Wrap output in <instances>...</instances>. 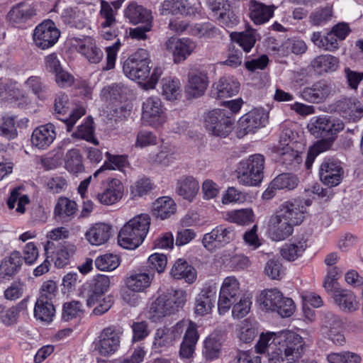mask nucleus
Returning <instances> with one entry per match:
<instances>
[{
  "instance_id": "nucleus-1",
  "label": "nucleus",
  "mask_w": 363,
  "mask_h": 363,
  "mask_svg": "<svg viewBox=\"0 0 363 363\" xmlns=\"http://www.w3.org/2000/svg\"><path fill=\"white\" fill-rule=\"evenodd\" d=\"M303 340L292 331L279 332L275 345L270 347L269 363H295L303 353Z\"/></svg>"
},
{
  "instance_id": "nucleus-2",
  "label": "nucleus",
  "mask_w": 363,
  "mask_h": 363,
  "mask_svg": "<svg viewBox=\"0 0 363 363\" xmlns=\"http://www.w3.org/2000/svg\"><path fill=\"white\" fill-rule=\"evenodd\" d=\"M150 225L148 214L141 213L128 220L121 229L118 242L123 248L134 250L142 244Z\"/></svg>"
},
{
  "instance_id": "nucleus-3",
  "label": "nucleus",
  "mask_w": 363,
  "mask_h": 363,
  "mask_svg": "<svg viewBox=\"0 0 363 363\" xmlns=\"http://www.w3.org/2000/svg\"><path fill=\"white\" fill-rule=\"evenodd\" d=\"M186 302V293L182 289L174 290L160 295L151 304L149 318L153 322L160 321L182 308Z\"/></svg>"
},
{
  "instance_id": "nucleus-4",
  "label": "nucleus",
  "mask_w": 363,
  "mask_h": 363,
  "mask_svg": "<svg viewBox=\"0 0 363 363\" xmlns=\"http://www.w3.org/2000/svg\"><path fill=\"white\" fill-rule=\"evenodd\" d=\"M264 164V157L261 154L252 155L241 160L236 170L239 184L247 186H258L263 179Z\"/></svg>"
},
{
  "instance_id": "nucleus-5",
  "label": "nucleus",
  "mask_w": 363,
  "mask_h": 363,
  "mask_svg": "<svg viewBox=\"0 0 363 363\" xmlns=\"http://www.w3.org/2000/svg\"><path fill=\"white\" fill-rule=\"evenodd\" d=\"M150 62L149 52L138 49L124 62L123 71L132 80L144 81L150 76Z\"/></svg>"
},
{
  "instance_id": "nucleus-6",
  "label": "nucleus",
  "mask_w": 363,
  "mask_h": 363,
  "mask_svg": "<svg viewBox=\"0 0 363 363\" xmlns=\"http://www.w3.org/2000/svg\"><path fill=\"white\" fill-rule=\"evenodd\" d=\"M141 122L144 125L159 129L167 121L166 109L157 96L146 99L142 104Z\"/></svg>"
},
{
  "instance_id": "nucleus-7",
  "label": "nucleus",
  "mask_w": 363,
  "mask_h": 363,
  "mask_svg": "<svg viewBox=\"0 0 363 363\" xmlns=\"http://www.w3.org/2000/svg\"><path fill=\"white\" fill-rule=\"evenodd\" d=\"M345 127L343 122L329 116H314L308 124L309 132L315 138L333 139Z\"/></svg>"
},
{
  "instance_id": "nucleus-8",
  "label": "nucleus",
  "mask_w": 363,
  "mask_h": 363,
  "mask_svg": "<svg viewBox=\"0 0 363 363\" xmlns=\"http://www.w3.org/2000/svg\"><path fill=\"white\" fill-rule=\"evenodd\" d=\"M243 294L240 281L235 277H225L220 286L218 300L219 313L225 314L227 313L233 303L238 301V299H240Z\"/></svg>"
},
{
  "instance_id": "nucleus-9",
  "label": "nucleus",
  "mask_w": 363,
  "mask_h": 363,
  "mask_svg": "<svg viewBox=\"0 0 363 363\" xmlns=\"http://www.w3.org/2000/svg\"><path fill=\"white\" fill-rule=\"evenodd\" d=\"M344 323L342 318L331 311L325 312L322 319V335L336 345L345 342Z\"/></svg>"
},
{
  "instance_id": "nucleus-10",
  "label": "nucleus",
  "mask_w": 363,
  "mask_h": 363,
  "mask_svg": "<svg viewBox=\"0 0 363 363\" xmlns=\"http://www.w3.org/2000/svg\"><path fill=\"white\" fill-rule=\"evenodd\" d=\"M309 199L297 198L284 202L277 211L284 219L294 226L300 225L305 218L306 207L311 205Z\"/></svg>"
},
{
  "instance_id": "nucleus-11",
  "label": "nucleus",
  "mask_w": 363,
  "mask_h": 363,
  "mask_svg": "<svg viewBox=\"0 0 363 363\" xmlns=\"http://www.w3.org/2000/svg\"><path fill=\"white\" fill-rule=\"evenodd\" d=\"M124 186L118 179H108L101 183V191L95 187L91 191L93 198H96L104 205H112L118 202L123 196Z\"/></svg>"
},
{
  "instance_id": "nucleus-12",
  "label": "nucleus",
  "mask_w": 363,
  "mask_h": 363,
  "mask_svg": "<svg viewBox=\"0 0 363 363\" xmlns=\"http://www.w3.org/2000/svg\"><path fill=\"white\" fill-rule=\"evenodd\" d=\"M235 238L233 227L220 225L203 235L202 243L208 251L214 252L234 240Z\"/></svg>"
},
{
  "instance_id": "nucleus-13",
  "label": "nucleus",
  "mask_w": 363,
  "mask_h": 363,
  "mask_svg": "<svg viewBox=\"0 0 363 363\" xmlns=\"http://www.w3.org/2000/svg\"><path fill=\"white\" fill-rule=\"evenodd\" d=\"M232 125L231 118L225 110H213L205 118L206 130L216 136L225 137L230 133Z\"/></svg>"
},
{
  "instance_id": "nucleus-14",
  "label": "nucleus",
  "mask_w": 363,
  "mask_h": 363,
  "mask_svg": "<svg viewBox=\"0 0 363 363\" xmlns=\"http://www.w3.org/2000/svg\"><path fill=\"white\" fill-rule=\"evenodd\" d=\"M60 35V30L51 20L44 21L35 28L33 38L35 45L43 50L53 46Z\"/></svg>"
},
{
  "instance_id": "nucleus-15",
  "label": "nucleus",
  "mask_w": 363,
  "mask_h": 363,
  "mask_svg": "<svg viewBox=\"0 0 363 363\" xmlns=\"http://www.w3.org/2000/svg\"><path fill=\"white\" fill-rule=\"evenodd\" d=\"M184 326V323L180 322L172 328H158L154 335L152 349L155 352H161L172 346L175 340L181 336Z\"/></svg>"
},
{
  "instance_id": "nucleus-16",
  "label": "nucleus",
  "mask_w": 363,
  "mask_h": 363,
  "mask_svg": "<svg viewBox=\"0 0 363 363\" xmlns=\"http://www.w3.org/2000/svg\"><path fill=\"white\" fill-rule=\"evenodd\" d=\"M94 350L104 357L113 354L120 345V336L113 327L104 328L94 342Z\"/></svg>"
},
{
  "instance_id": "nucleus-17",
  "label": "nucleus",
  "mask_w": 363,
  "mask_h": 363,
  "mask_svg": "<svg viewBox=\"0 0 363 363\" xmlns=\"http://www.w3.org/2000/svg\"><path fill=\"white\" fill-rule=\"evenodd\" d=\"M196 43L189 38L171 37L164 43L165 49L173 56L174 63L184 61L196 48Z\"/></svg>"
},
{
  "instance_id": "nucleus-18",
  "label": "nucleus",
  "mask_w": 363,
  "mask_h": 363,
  "mask_svg": "<svg viewBox=\"0 0 363 363\" xmlns=\"http://www.w3.org/2000/svg\"><path fill=\"white\" fill-rule=\"evenodd\" d=\"M69 105L68 96L60 94L56 97L54 107L56 113L63 116L67 114L65 118H59V119L67 124V130L70 131L77 121L85 114V110L83 107H79L70 111Z\"/></svg>"
},
{
  "instance_id": "nucleus-19",
  "label": "nucleus",
  "mask_w": 363,
  "mask_h": 363,
  "mask_svg": "<svg viewBox=\"0 0 363 363\" xmlns=\"http://www.w3.org/2000/svg\"><path fill=\"white\" fill-rule=\"evenodd\" d=\"M335 94V87L326 81H319L311 86L305 87L301 91V97L311 103H319Z\"/></svg>"
},
{
  "instance_id": "nucleus-20",
  "label": "nucleus",
  "mask_w": 363,
  "mask_h": 363,
  "mask_svg": "<svg viewBox=\"0 0 363 363\" xmlns=\"http://www.w3.org/2000/svg\"><path fill=\"white\" fill-rule=\"evenodd\" d=\"M343 173L340 163L330 159L323 162L319 171L321 182L330 187L336 186L340 184Z\"/></svg>"
},
{
  "instance_id": "nucleus-21",
  "label": "nucleus",
  "mask_w": 363,
  "mask_h": 363,
  "mask_svg": "<svg viewBox=\"0 0 363 363\" xmlns=\"http://www.w3.org/2000/svg\"><path fill=\"white\" fill-rule=\"evenodd\" d=\"M208 83V74L205 70L201 69H192L188 74V82L186 86V92L191 97H199L205 93Z\"/></svg>"
},
{
  "instance_id": "nucleus-22",
  "label": "nucleus",
  "mask_w": 363,
  "mask_h": 363,
  "mask_svg": "<svg viewBox=\"0 0 363 363\" xmlns=\"http://www.w3.org/2000/svg\"><path fill=\"white\" fill-rule=\"evenodd\" d=\"M294 225L284 219L278 212L272 215L269 221L268 233L274 241H281L289 237L294 231Z\"/></svg>"
},
{
  "instance_id": "nucleus-23",
  "label": "nucleus",
  "mask_w": 363,
  "mask_h": 363,
  "mask_svg": "<svg viewBox=\"0 0 363 363\" xmlns=\"http://www.w3.org/2000/svg\"><path fill=\"white\" fill-rule=\"evenodd\" d=\"M332 297L335 304L343 312L354 313L359 308V298L356 294L350 289H336L334 290Z\"/></svg>"
},
{
  "instance_id": "nucleus-24",
  "label": "nucleus",
  "mask_w": 363,
  "mask_h": 363,
  "mask_svg": "<svg viewBox=\"0 0 363 363\" xmlns=\"http://www.w3.org/2000/svg\"><path fill=\"white\" fill-rule=\"evenodd\" d=\"M335 111L350 121H357L363 116V106L356 98H344L336 102Z\"/></svg>"
},
{
  "instance_id": "nucleus-25",
  "label": "nucleus",
  "mask_w": 363,
  "mask_h": 363,
  "mask_svg": "<svg viewBox=\"0 0 363 363\" xmlns=\"http://www.w3.org/2000/svg\"><path fill=\"white\" fill-rule=\"evenodd\" d=\"M240 83L233 77H223L211 87V96L217 99L231 97L238 93Z\"/></svg>"
},
{
  "instance_id": "nucleus-26",
  "label": "nucleus",
  "mask_w": 363,
  "mask_h": 363,
  "mask_svg": "<svg viewBox=\"0 0 363 363\" xmlns=\"http://www.w3.org/2000/svg\"><path fill=\"white\" fill-rule=\"evenodd\" d=\"M266 118L263 111L255 109L247 113L239 120V133H254L256 129L264 126Z\"/></svg>"
},
{
  "instance_id": "nucleus-27",
  "label": "nucleus",
  "mask_w": 363,
  "mask_h": 363,
  "mask_svg": "<svg viewBox=\"0 0 363 363\" xmlns=\"http://www.w3.org/2000/svg\"><path fill=\"white\" fill-rule=\"evenodd\" d=\"M22 265V256L18 251L12 252L6 257L0 264V281L12 279L19 271Z\"/></svg>"
},
{
  "instance_id": "nucleus-28",
  "label": "nucleus",
  "mask_w": 363,
  "mask_h": 363,
  "mask_svg": "<svg viewBox=\"0 0 363 363\" xmlns=\"http://www.w3.org/2000/svg\"><path fill=\"white\" fill-rule=\"evenodd\" d=\"M56 138L55 126L48 123L36 128L31 135V143L38 149H45L49 147Z\"/></svg>"
},
{
  "instance_id": "nucleus-29",
  "label": "nucleus",
  "mask_w": 363,
  "mask_h": 363,
  "mask_svg": "<svg viewBox=\"0 0 363 363\" xmlns=\"http://www.w3.org/2000/svg\"><path fill=\"white\" fill-rule=\"evenodd\" d=\"M248 7L250 19L257 25L269 21L273 16L275 9L274 5L267 6L256 0H250Z\"/></svg>"
},
{
  "instance_id": "nucleus-30",
  "label": "nucleus",
  "mask_w": 363,
  "mask_h": 363,
  "mask_svg": "<svg viewBox=\"0 0 363 363\" xmlns=\"http://www.w3.org/2000/svg\"><path fill=\"white\" fill-rule=\"evenodd\" d=\"M35 14V9L32 5L20 3L10 10L8 19L13 26H19L31 19Z\"/></svg>"
},
{
  "instance_id": "nucleus-31",
  "label": "nucleus",
  "mask_w": 363,
  "mask_h": 363,
  "mask_svg": "<svg viewBox=\"0 0 363 363\" xmlns=\"http://www.w3.org/2000/svg\"><path fill=\"white\" fill-rule=\"evenodd\" d=\"M198 339L196 325L190 322L180 347L179 354L182 358L190 359L193 356Z\"/></svg>"
},
{
  "instance_id": "nucleus-32",
  "label": "nucleus",
  "mask_w": 363,
  "mask_h": 363,
  "mask_svg": "<svg viewBox=\"0 0 363 363\" xmlns=\"http://www.w3.org/2000/svg\"><path fill=\"white\" fill-rule=\"evenodd\" d=\"M77 49L91 63H99L104 56L103 52L96 46L94 39L90 37H86L80 40Z\"/></svg>"
},
{
  "instance_id": "nucleus-33",
  "label": "nucleus",
  "mask_w": 363,
  "mask_h": 363,
  "mask_svg": "<svg viewBox=\"0 0 363 363\" xmlns=\"http://www.w3.org/2000/svg\"><path fill=\"white\" fill-rule=\"evenodd\" d=\"M124 15L133 24L152 22V12L135 2L128 4L125 9Z\"/></svg>"
},
{
  "instance_id": "nucleus-34",
  "label": "nucleus",
  "mask_w": 363,
  "mask_h": 363,
  "mask_svg": "<svg viewBox=\"0 0 363 363\" xmlns=\"http://www.w3.org/2000/svg\"><path fill=\"white\" fill-rule=\"evenodd\" d=\"M216 298V293L211 289H203L196 298L195 313L202 316L209 314L214 307Z\"/></svg>"
},
{
  "instance_id": "nucleus-35",
  "label": "nucleus",
  "mask_w": 363,
  "mask_h": 363,
  "mask_svg": "<svg viewBox=\"0 0 363 363\" xmlns=\"http://www.w3.org/2000/svg\"><path fill=\"white\" fill-rule=\"evenodd\" d=\"M170 275L174 279H184L189 284L194 282L196 279L195 269L182 259H177L173 264Z\"/></svg>"
},
{
  "instance_id": "nucleus-36",
  "label": "nucleus",
  "mask_w": 363,
  "mask_h": 363,
  "mask_svg": "<svg viewBox=\"0 0 363 363\" xmlns=\"http://www.w3.org/2000/svg\"><path fill=\"white\" fill-rule=\"evenodd\" d=\"M77 203L66 197H60L55 206L54 216L57 220L62 222L69 221L76 213Z\"/></svg>"
},
{
  "instance_id": "nucleus-37",
  "label": "nucleus",
  "mask_w": 363,
  "mask_h": 363,
  "mask_svg": "<svg viewBox=\"0 0 363 363\" xmlns=\"http://www.w3.org/2000/svg\"><path fill=\"white\" fill-rule=\"evenodd\" d=\"M339 64V59L329 54L318 55L311 62L312 68L320 74L336 71Z\"/></svg>"
},
{
  "instance_id": "nucleus-38",
  "label": "nucleus",
  "mask_w": 363,
  "mask_h": 363,
  "mask_svg": "<svg viewBox=\"0 0 363 363\" xmlns=\"http://www.w3.org/2000/svg\"><path fill=\"white\" fill-rule=\"evenodd\" d=\"M199 190V182L191 176L182 177L177 182L176 192L186 200L191 201Z\"/></svg>"
},
{
  "instance_id": "nucleus-39",
  "label": "nucleus",
  "mask_w": 363,
  "mask_h": 363,
  "mask_svg": "<svg viewBox=\"0 0 363 363\" xmlns=\"http://www.w3.org/2000/svg\"><path fill=\"white\" fill-rule=\"evenodd\" d=\"M275 152L279 157V161L289 169L295 168L302 162L299 152L291 145L277 146Z\"/></svg>"
},
{
  "instance_id": "nucleus-40",
  "label": "nucleus",
  "mask_w": 363,
  "mask_h": 363,
  "mask_svg": "<svg viewBox=\"0 0 363 363\" xmlns=\"http://www.w3.org/2000/svg\"><path fill=\"white\" fill-rule=\"evenodd\" d=\"M111 227L105 223L94 225L85 234L86 239L94 245H101L108 241Z\"/></svg>"
},
{
  "instance_id": "nucleus-41",
  "label": "nucleus",
  "mask_w": 363,
  "mask_h": 363,
  "mask_svg": "<svg viewBox=\"0 0 363 363\" xmlns=\"http://www.w3.org/2000/svg\"><path fill=\"white\" fill-rule=\"evenodd\" d=\"M153 276L145 272H134L126 279L127 287L134 292H142L147 289L152 281Z\"/></svg>"
},
{
  "instance_id": "nucleus-42",
  "label": "nucleus",
  "mask_w": 363,
  "mask_h": 363,
  "mask_svg": "<svg viewBox=\"0 0 363 363\" xmlns=\"http://www.w3.org/2000/svg\"><path fill=\"white\" fill-rule=\"evenodd\" d=\"M178 156L175 146L164 144L160 147L158 153L150 156V162L154 164L167 167L177 160Z\"/></svg>"
},
{
  "instance_id": "nucleus-43",
  "label": "nucleus",
  "mask_w": 363,
  "mask_h": 363,
  "mask_svg": "<svg viewBox=\"0 0 363 363\" xmlns=\"http://www.w3.org/2000/svg\"><path fill=\"white\" fill-rule=\"evenodd\" d=\"M64 22L70 27L83 29L88 26V19L79 7H70L62 13Z\"/></svg>"
},
{
  "instance_id": "nucleus-44",
  "label": "nucleus",
  "mask_w": 363,
  "mask_h": 363,
  "mask_svg": "<svg viewBox=\"0 0 363 363\" xmlns=\"http://www.w3.org/2000/svg\"><path fill=\"white\" fill-rule=\"evenodd\" d=\"M176 211L174 201L168 196L157 199L152 205V215L161 220L169 218Z\"/></svg>"
},
{
  "instance_id": "nucleus-45",
  "label": "nucleus",
  "mask_w": 363,
  "mask_h": 363,
  "mask_svg": "<svg viewBox=\"0 0 363 363\" xmlns=\"http://www.w3.org/2000/svg\"><path fill=\"white\" fill-rule=\"evenodd\" d=\"M307 247V240L302 238L293 242L285 244L281 250V255L286 260L294 261L302 256Z\"/></svg>"
},
{
  "instance_id": "nucleus-46",
  "label": "nucleus",
  "mask_w": 363,
  "mask_h": 363,
  "mask_svg": "<svg viewBox=\"0 0 363 363\" xmlns=\"http://www.w3.org/2000/svg\"><path fill=\"white\" fill-rule=\"evenodd\" d=\"M26 100L22 91L17 87L16 83L10 80H0V101Z\"/></svg>"
},
{
  "instance_id": "nucleus-47",
  "label": "nucleus",
  "mask_w": 363,
  "mask_h": 363,
  "mask_svg": "<svg viewBox=\"0 0 363 363\" xmlns=\"http://www.w3.org/2000/svg\"><path fill=\"white\" fill-rule=\"evenodd\" d=\"M231 40L240 46L242 50L249 52L255 46L257 40L255 30L249 28L242 32H234L230 33Z\"/></svg>"
},
{
  "instance_id": "nucleus-48",
  "label": "nucleus",
  "mask_w": 363,
  "mask_h": 363,
  "mask_svg": "<svg viewBox=\"0 0 363 363\" xmlns=\"http://www.w3.org/2000/svg\"><path fill=\"white\" fill-rule=\"evenodd\" d=\"M162 94L169 101L178 99L181 95V82L176 77H167L162 79Z\"/></svg>"
},
{
  "instance_id": "nucleus-49",
  "label": "nucleus",
  "mask_w": 363,
  "mask_h": 363,
  "mask_svg": "<svg viewBox=\"0 0 363 363\" xmlns=\"http://www.w3.org/2000/svg\"><path fill=\"white\" fill-rule=\"evenodd\" d=\"M65 167L66 169L74 174L84 172V167L82 156L78 149H71L65 155Z\"/></svg>"
},
{
  "instance_id": "nucleus-50",
  "label": "nucleus",
  "mask_w": 363,
  "mask_h": 363,
  "mask_svg": "<svg viewBox=\"0 0 363 363\" xmlns=\"http://www.w3.org/2000/svg\"><path fill=\"white\" fill-rule=\"evenodd\" d=\"M55 314V308L53 302L37 299L34 308V315L37 319L50 323L52 320Z\"/></svg>"
},
{
  "instance_id": "nucleus-51",
  "label": "nucleus",
  "mask_w": 363,
  "mask_h": 363,
  "mask_svg": "<svg viewBox=\"0 0 363 363\" xmlns=\"http://www.w3.org/2000/svg\"><path fill=\"white\" fill-rule=\"evenodd\" d=\"M27 300L23 299L16 306L5 309V307L0 305V322L5 325H11L16 323L19 311L26 308Z\"/></svg>"
},
{
  "instance_id": "nucleus-52",
  "label": "nucleus",
  "mask_w": 363,
  "mask_h": 363,
  "mask_svg": "<svg viewBox=\"0 0 363 363\" xmlns=\"http://www.w3.org/2000/svg\"><path fill=\"white\" fill-rule=\"evenodd\" d=\"M107 160L104 164L94 173V177H96L100 173L106 169H119L123 170L128 164L126 156L124 155H113L109 152L106 153Z\"/></svg>"
},
{
  "instance_id": "nucleus-53",
  "label": "nucleus",
  "mask_w": 363,
  "mask_h": 363,
  "mask_svg": "<svg viewBox=\"0 0 363 363\" xmlns=\"http://www.w3.org/2000/svg\"><path fill=\"white\" fill-rule=\"evenodd\" d=\"M222 346L221 338L218 335L211 334L204 342L203 353L207 359L213 360L218 357Z\"/></svg>"
},
{
  "instance_id": "nucleus-54",
  "label": "nucleus",
  "mask_w": 363,
  "mask_h": 363,
  "mask_svg": "<svg viewBox=\"0 0 363 363\" xmlns=\"http://www.w3.org/2000/svg\"><path fill=\"white\" fill-rule=\"evenodd\" d=\"M282 298L284 296L281 291L276 289H272L264 290L261 293L259 301L266 310L273 311L274 308H277V304L280 303Z\"/></svg>"
},
{
  "instance_id": "nucleus-55",
  "label": "nucleus",
  "mask_w": 363,
  "mask_h": 363,
  "mask_svg": "<svg viewBox=\"0 0 363 363\" xmlns=\"http://www.w3.org/2000/svg\"><path fill=\"white\" fill-rule=\"evenodd\" d=\"M187 5L184 0H165L160 6V12L163 16L183 14L186 12Z\"/></svg>"
},
{
  "instance_id": "nucleus-56",
  "label": "nucleus",
  "mask_w": 363,
  "mask_h": 363,
  "mask_svg": "<svg viewBox=\"0 0 363 363\" xmlns=\"http://www.w3.org/2000/svg\"><path fill=\"white\" fill-rule=\"evenodd\" d=\"M189 34L198 38H213L219 34V30L210 23H196L189 26Z\"/></svg>"
},
{
  "instance_id": "nucleus-57",
  "label": "nucleus",
  "mask_w": 363,
  "mask_h": 363,
  "mask_svg": "<svg viewBox=\"0 0 363 363\" xmlns=\"http://www.w3.org/2000/svg\"><path fill=\"white\" fill-rule=\"evenodd\" d=\"M75 247L73 245L66 243H60L58 249L55 253L54 263L56 267L62 268L69 263V257L74 254Z\"/></svg>"
},
{
  "instance_id": "nucleus-58",
  "label": "nucleus",
  "mask_w": 363,
  "mask_h": 363,
  "mask_svg": "<svg viewBox=\"0 0 363 363\" xmlns=\"http://www.w3.org/2000/svg\"><path fill=\"white\" fill-rule=\"evenodd\" d=\"M0 135L9 140L17 136L15 116L5 114L0 117Z\"/></svg>"
},
{
  "instance_id": "nucleus-59",
  "label": "nucleus",
  "mask_w": 363,
  "mask_h": 363,
  "mask_svg": "<svg viewBox=\"0 0 363 363\" xmlns=\"http://www.w3.org/2000/svg\"><path fill=\"white\" fill-rule=\"evenodd\" d=\"M21 188L18 187L14 189L11 192L7 205L10 209H13L16 204L17 207L16 211L19 213H23L26 210L25 206L29 203L30 200L27 195L21 194Z\"/></svg>"
},
{
  "instance_id": "nucleus-60",
  "label": "nucleus",
  "mask_w": 363,
  "mask_h": 363,
  "mask_svg": "<svg viewBox=\"0 0 363 363\" xmlns=\"http://www.w3.org/2000/svg\"><path fill=\"white\" fill-rule=\"evenodd\" d=\"M92 118H88L83 124L78 127L77 130L72 133V136L98 145L99 142L94 137V128Z\"/></svg>"
},
{
  "instance_id": "nucleus-61",
  "label": "nucleus",
  "mask_w": 363,
  "mask_h": 363,
  "mask_svg": "<svg viewBox=\"0 0 363 363\" xmlns=\"http://www.w3.org/2000/svg\"><path fill=\"white\" fill-rule=\"evenodd\" d=\"M298 178L291 174L284 173L278 175L272 182V187L278 189L291 190L298 185Z\"/></svg>"
},
{
  "instance_id": "nucleus-62",
  "label": "nucleus",
  "mask_w": 363,
  "mask_h": 363,
  "mask_svg": "<svg viewBox=\"0 0 363 363\" xmlns=\"http://www.w3.org/2000/svg\"><path fill=\"white\" fill-rule=\"evenodd\" d=\"M119 264V257L113 254H105L95 259V266L101 271H112L116 269Z\"/></svg>"
},
{
  "instance_id": "nucleus-63",
  "label": "nucleus",
  "mask_w": 363,
  "mask_h": 363,
  "mask_svg": "<svg viewBox=\"0 0 363 363\" xmlns=\"http://www.w3.org/2000/svg\"><path fill=\"white\" fill-rule=\"evenodd\" d=\"M254 213L250 208H242L228 213V219L239 225H246L253 221Z\"/></svg>"
},
{
  "instance_id": "nucleus-64",
  "label": "nucleus",
  "mask_w": 363,
  "mask_h": 363,
  "mask_svg": "<svg viewBox=\"0 0 363 363\" xmlns=\"http://www.w3.org/2000/svg\"><path fill=\"white\" fill-rule=\"evenodd\" d=\"M329 363H360L362 357L354 352H333L327 356Z\"/></svg>"
}]
</instances>
